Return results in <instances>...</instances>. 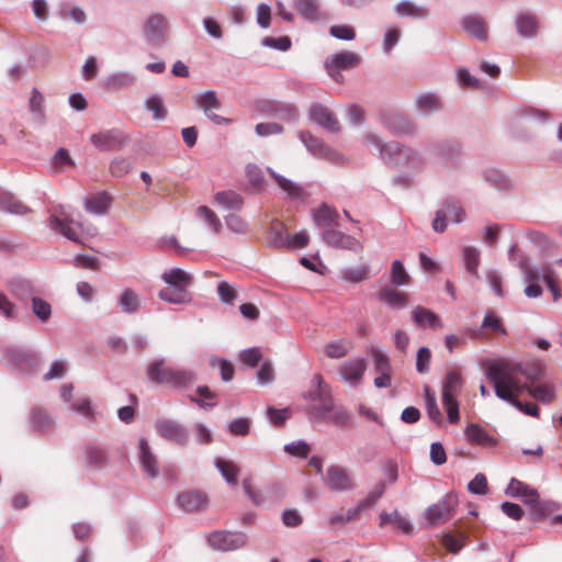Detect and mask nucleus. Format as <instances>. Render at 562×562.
I'll return each instance as SVG.
<instances>
[{
    "instance_id": "f257e3e1",
    "label": "nucleus",
    "mask_w": 562,
    "mask_h": 562,
    "mask_svg": "<svg viewBox=\"0 0 562 562\" xmlns=\"http://www.w3.org/2000/svg\"><path fill=\"white\" fill-rule=\"evenodd\" d=\"M486 378L493 383L495 395L512 404L513 406H521V402L515 396V393L525 391L527 386L519 379L520 375L527 380L536 381L543 375V367L540 362H510L494 361L490 363L485 371Z\"/></svg>"
},
{
    "instance_id": "f03ea898",
    "label": "nucleus",
    "mask_w": 562,
    "mask_h": 562,
    "mask_svg": "<svg viewBox=\"0 0 562 562\" xmlns=\"http://www.w3.org/2000/svg\"><path fill=\"white\" fill-rule=\"evenodd\" d=\"M148 380L155 384H164L175 389H184L193 384L196 374L191 369L165 367V359H156L146 369Z\"/></svg>"
},
{
    "instance_id": "7ed1b4c3",
    "label": "nucleus",
    "mask_w": 562,
    "mask_h": 562,
    "mask_svg": "<svg viewBox=\"0 0 562 562\" xmlns=\"http://www.w3.org/2000/svg\"><path fill=\"white\" fill-rule=\"evenodd\" d=\"M304 398L313 403L308 407V414L316 420L327 418L335 403L331 387L319 373L314 374L311 379L310 389L304 393Z\"/></svg>"
},
{
    "instance_id": "20e7f679",
    "label": "nucleus",
    "mask_w": 562,
    "mask_h": 562,
    "mask_svg": "<svg viewBox=\"0 0 562 562\" xmlns=\"http://www.w3.org/2000/svg\"><path fill=\"white\" fill-rule=\"evenodd\" d=\"M4 359L8 366L25 376L35 374L40 367V357L29 348L9 347L4 350Z\"/></svg>"
},
{
    "instance_id": "39448f33",
    "label": "nucleus",
    "mask_w": 562,
    "mask_h": 562,
    "mask_svg": "<svg viewBox=\"0 0 562 562\" xmlns=\"http://www.w3.org/2000/svg\"><path fill=\"white\" fill-rule=\"evenodd\" d=\"M48 226L52 231L65 236L67 239L81 243L80 233L82 225L71 217V214L63 205L54 209L48 217Z\"/></svg>"
},
{
    "instance_id": "423d86ee",
    "label": "nucleus",
    "mask_w": 562,
    "mask_h": 562,
    "mask_svg": "<svg viewBox=\"0 0 562 562\" xmlns=\"http://www.w3.org/2000/svg\"><path fill=\"white\" fill-rule=\"evenodd\" d=\"M364 142L372 145L378 151L380 159L391 167H401L406 146L398 142H383L380 136L372 132L364 135Z\"/></svg>"
},
{
    "instance_id": "0eeeda50",
    "label": "nucleus",
    "mask_w": 562,
    "mask_h": 562,
    "mask_svg": "<svg viewBox=\"0 0 562 562\" xmlns=\"http://www.w3.org/2000/svg\"><path fill=\"white\" fill-rule=\"evenodd\" d=\"M465 218V212L461 204L453 198H448L436 211L432 220V229L436 233H443L447 229L448 222L460 224Z\"/></svg>"
},
{
    "instance_id": "6e6552de",
    "label": "nucleus",
    "mask_w": 562,
    "mask_h": 562,
    "mask_svg": "<svg viewBox=\"0 0 562 562\" xmlns=\"http://www.w3.org/2000/svg\"><path fill=\"white\" fill-rule=\"evenodd\" d=\"M299 138L306 149L315 157L327 160L333 164H344L346 158L336 149L327 146L322 139L315 137L310 132H300Z\"/></svg>"
},
{
    "instance_id": "1a4fd4ad",
    "label": "nucleus",
    "mask_w": 562,
    "mask_h": 562,
    "mask_svg": "<svg viewBox=\"0 0 562 562\" xmlns=\"http://www.w3.org/2000/svg\"><path fill=\"white\" fill-rule=\"evenodd\" d=\"M457 504V496L453 493H448L439 502L425 509L424 518L429 526L443 524L453 516Z\"/></svg>"
},
{
    "instance_id": "9d476101",
    "label": "nucleus",
    "mask_w": 562,
    "mask_h": 562,
    "mask_svg": "<svg viewBox=\"0 0 562 562\" xmlns=\"http://www.w3.org/2000/svg\"><path fill=\"white\" fill-rule=\"evenodd\" d=\"M248 536L243 531L217 530L207 537L209 544L217 551H235L247 544Z\"/></svg>"
},
{
    "instance_id": "9b49d317",
    "label": "nucleus",
    "mask_w": 562,
    "mask_h": 562,
    "mask_svg": "<svg viewBox=\"0 0 562 562\" xmlns=\"http://www.w3.org/2000/svg\"><path fill=\"white\" fill-rule=\"evenodd\" d=\"M143 34L147 44L156 47L164 46L168 34L166 16L160 13H151L144 23Z\"/></svg>"
},
{
    "instance_id": "f8f14e48",
    "label": "nucleus",
    "mask_w": 562,
    "mask_h": 562,
    "mask_svg": "<svg viewBox=\"0 0 562 562\" xmlns=\"http://www.w3.org/2000/svg\"><path fill=\"white\" fill-rule=\"evenodd\" d=\"M469 334L473 339H487L494 336L508 335L502 318L494 310H488L484 314L480 327L470 329Z\"/></svg>"
},
{
    "instance_id": "ddd939ff",
    "label": "nucleus",
    "mask_w": 562,
    "mask_h": 562,
    "mask_svg": "<svg viewBox=\"0 0 562 562\" xmlns=\"http://www.w3.org/2000/svg\"><path fill=\"white\" fill-rule=\"evenodd\" d=\"M324 482L331 492L336 493L349 492L356 486L349 471L336 464L327 468Z\"/></svg>"
},
{
    "instance_id": "4468645a",
    "label": "nucleus",
    "mask_w": 562,
    "mask_h": 562,
    "mask_svg": "<svg viewBox=\"0 0 562 562\" xmlns=\"http://www.w3.org/2000/svg\"><path fill=\"white\" fill-rule=\"evenodd\" d=\"M157 434L171 442L179 446H186L189 442L190 432L187 427L177 420L161 418L155 424Z\"/></svg>"
},
{
    "instance_id": "2eb2a0df",
    "label": "nucleus",
    "mask_w": 562,
    "mask_h": 562,
    "mask_svg": "<svg viewBox=\"0 0 562 562\" xmlns=\"http://www.w3.org/2000/svg\"><path fill=\"white\" fill-rule=\"evenodd\" d=\"M195 105L204 115L216 125H225L231 122L229 119L216 114L214 111L220 110L222 104L214 90H206L199 93L195 98Z\"/></svg>"
},
{
    "instance_id": "dca6fc26",
    "label": "nucleus",
    "mask_w": 562,
    "mask_h": 562,
    "mask_svg": "<svg viewBox=\"0 0 562 562\" xmlns=\"http://www.w3.org/2000/svg\"><path fill=\"white\" fill-rule=\"evenodd\" d=\"M127 137L120 128L100 131L90 136L91 144L102 151L121 149L126 144Z\"/></svg>"
},
{
    "instance_id": "f3484780",
    "label": "nucleus",
    "mask_w": 562,
    "mask_h": 562,
    "mask_svg": "<svg viewBox=\"0 0 562 562\" xmlns=\"http://www.w3.org/2000/svg\"><path fill=\"white\" fill-rule=\"evenodd\" d=\"M245 494L256 506H266L278 502L282 496V488L279 485H268L260 491L252 488L249 480L243 481Z\"/></svg>"
},
{
    "instance_id": "a211bd4d",
    "label": "nucleus",
    "mask_w": 562,
    "mask_h": 562,
    "mask_svg": "<svg viewBox=\"0 0 562 562\" xmlns=\"http://www.w3.org/2000/svg\"><path fill=\"white\" fill-rule=\"evenodd\" d=\"M307 116L311 122L322 126L329 133H338L340 124L334 113L319 102L311 104L307 111Z\"/></svg>"
},
{
    "instance_id": "6ab92c4d",
    "label": "nucleus",
    "mask_w": 562,
    "mask_h": 562,
    "mask_svg": "<svg viewBox=\"0 0 562 562\" xmlns=\"http://www.w3.org/2000/svg\"><path fill=\"white\" fill-rule=\"evenodd\" d=\"M514 24L517 34L522 38H535L539 34L540 20L530 10H520L514 16Z\"/></svg>"
},
{
    "instance_id": "aec40b11",
    "label": "nucleus",
    "mask_w": 562,
    "mask_h": 562,
    "mask_svg": "<svg viewBox=\"0 0 562 562\" xmlns=\"http://www.w3.org/2000/svg\"><path fill=\"white\" fill-rule=\"evenodd\" d=\"M360 63V56L357 53L344 50L340 53H336L330 55L325 60V68L328 75L336 79V75H338L341 70H348L356 68Z\"/></svg>"
},
{
    "instance_id": "412c9836",
    "label": "nucleus",
    "mask_w": 562,
    "mask_h": 562,
    "mask_svg": "<svg viewBox=\"0 0 562 562\" xmlns=\"http://www.w3.org/2000/svg\"><path fill=\"white\" fill-rule=\"evenodd\" d=\"M338 227L333 226L321 231L322 240L334 248L355 250L359 246V241L355 237L339 231Z\"/></svg>"
},
{
    "instance_id": "4be33fe9",
    "label": "nucleus",
    "mask_w": 562,
    "mask_h": 562,
    "mask_svg": "<svg viewBox=\"0 0 562 562\" xmlns=\"http://www.w3.org/2000/svg\"><path fill=\"white\" fill-rule=\"evenodd\" d=\"M518 268L520 269L524 280L527 283L524 292L527 297H539L542 294V288L538 283L540 273L537 269L532 268L527 256H520Z\"/></svg>"
},
{
    "instance_id": "5701e85b",
    "label": "nucleus",
    "mask_w": 562,
    "mask_h": 562,
    "mask_svg": "<svg viewBox=\"0 0 562 562\" xmlns=\"http://www.w3.org/2000/svg\"><path fill=\"white\" fill-rule=\"evenodd\" d=\"M367 369V361L363 358H352L339 367V375L350 386H357L362 381Z\"/></svg>"
},
{
    "instance_id": "b1692460",
    "label": "nucleus",
    "mask_w": 562,
    "mask_h": 562,
    "mask_svg": "<svg viewBox=\"0 0 562 562\" xmlns=\"http://www.w3.org/2000/svg\"><path fill=\"white\" fill-rule=\"evenodd\" d=\"M382 124L395 136L413 135L416 125L408 117L398 113H385L382 115Z\"/></svg>"
},
{
    "instance_id": "393cba45",
    "label": "nucleus",
    "mask_w": 562,
    "mask_h": 562,
    "mask_svg": "<svg viewBox=\"0 0 562 562\" xmlns=\"http://www.w3.org/2000/svg\"><path fill=\"white\" fill-rule=\"evenodd\" d=\"M176 501L177 505L186 513L203 512L209 504L206 494L196 490L180 493Z\"/></svg>"
},
{
    "instance_id": "a878e982",
    "label": "nucleus",
    "mask_w": 562,
    "mask_h": 562,
    "mask_svg": "<svg viewBox=\"0 0 562 562\" xmlns=\"http://www.w3.org/2000/svg\"><path fill=\"white\" fill-rule=\"evenodd\" d=\"M414 106L419 115L429 116L442 110L443 102L439 94L427 91L416 95Z\"/></svg>"
},
{
    "instance_id": "bb28decb",
    "label": "nucleus",
    "mask_w": 562,
    "mask_h": 562,
    "mask_svg": "<svg viewBox=\"0 0 562 562\" xmlns=\"http://www.w3.org/2000/svg\"><path fill=\"white\" fill-rule=\"evenodd\" d=\"M312 220L315 226L321 228V231L327 227L340 226V215L338 211L327 203H322L312 211Z\"/></svg>"
},
{
    "instance_id": "cd10ccee",
    "label": "nucleus",
    "mask_w": 562,
    "mask_h": 562,
    "mask_svg": "<svg viewBox=\"0 0 562 562\" xmlns=\"http://www.w3.org/2000/svg\"><path fill=\"white\" fill-rule=\"evenodd\" d=\"M138 459L142 467L143 472L149 479H155L158 476V467H157V458L153 453L151 448L145 438L139 439L138 443Z\"/></svg>"
},
{
    "instance_id": "c85d7f7f",
    "label": "nucleus",
    "mask_w": 562,
    "mask_h": 562,
    "mask_svg": "<svg viewBox=\"0 0 562 562\" xmlns=\"http://www.w3.org/2000/svg\"><path fill=\"white\" fill-rule=\"evenodd\" d=\"M393 10L398 18L424 20L430 15V9L428 7L417 4L412 0H401L396 2Z\"/></svg>"
},
{
    "instance_id": "c756f323",
    "label": "nucleus",
    "mask_w": 562,
    "mask_h": 562,
    "mask_svg": "<svg viewBox=\"0 0 562 562\" xmlns=\"http://www.w3.org/2000/svg\"><path fill=\"white\" fill-rule=\"evenodd\" d=\"M137 82V76L131 71H114L109 74L103 85L110 91H121L133 87Z\"/></svg>"
},
{
    "instance_id": "7c9ffc66",
    "label": "nucleus",
    "mask_w": 562,
    "mask_h": 562,
    "mask_svg": "<svg viewBox=\"0 0 562 562\" xmlns=\"http://www.w3.org/2000/svg\"><path fill=\"white\" fill-rule=\"evenodd\" d=\"M483 180L492 188L498 191H508L513 189L514 182L502 170L494 167H486L481 172Z\"/></svg>"
},
{
    "instance_id": "2f4dec72",
    "label": "nucleus",
    "mask_w": 562,
    "mask_h": 562,
    "mask_svg": "<svg viewBox=\"0 0 562 562\" xmlns=\"http://www.w3.org/2000/svg\"><path fill=\"white\" fill-rule=\"evenodd\" d=\"M44 103L45 98L43 93L37 88H33L29 99V110L32 115V123L36 126H43L46 123Z\"/></svg>"
},
{
    "instance_id": "473e14b6",
    "label": "nucleus",
    "mask_w": 562,
    "mask_h": 562,
    "mask_svg": "<svg viewBox=\"0 0 562 562\" xmlns=\"http://www.w3.org/2000/svg\"><path fill=\"white\" fill-rule=\"evenodd\" d=\"M85 464L89 470L100 471L108 465L106 451L95 445H87L85 448Z\"/></svg>"
},
{
    "instance_id": "72a5a7b5",
    "label": "nucleus",
    "mask_w": 562,
    "mask_h": 562,
    "mask_svg": "<svg viewBox=\"0 0 562 562\" xmlns=\"http://www.w3.org/2000/svg\"><path fill=\"white\" fill-rule=\"evenodd\" d=\"M267 245L272 248L291 247L290 236L286 235V228L279 221L272 222L267 232Z\"/></svg>"
},
{
    "instance_id": "f704fd0d",
    "label": "nucleus",
    "mask_w": 562,
    "mask_h": 562,
    "mask_svg": "<svg viewBox=\"0 0 562 562\" xmlns=\"http://www.w3.org/2000/svg\"><path fill=\"white\" fill-rule=\"evenodd\" d=\"M161 279L169 286L186 290H188L193 283L192 276L187 271L182 270L181 268H172L168 271H165L161 274Z\"/></svg>"
},
{
    "instance_id": "c9c22d12",
    "label": "nucleus",
    "mask_w": 562,
    "mask_h": 562,
    "mask_svg": "<svg viewBox=\"0 0 562 562\" xmlns=\"http://www.w3.org/2000/svg\"><path fill=\"white\" fill-rule=\"evenodd\" d=\"M464 434L472 443L483 447H494L497 445V439L477 424H470L465 428Z\"/></svg>"
},
{
    "instance_id": "e433bc0d",
    "label": "nucleus",
    "mask_w": 562,
    "mask_h": 562,
    "mask_svg": "<svg viewBox=\"0 0 562 562\" xmlns=\"http://www.w3.org/2000/svg\"><path fill=\"white\" fill-rule=\"evenodd\" d=\"M293 7L308 22H316L322 18L319 0H293Z\"/></svg>"
},
{
    "instance_id": "4c0bfd02",
    "label": "nucleus",
    "mask_w": 562,
    "mask_h": 562,
    "mask_svg": "<svg viewBox=\"0 0 562 562\" xmlns=\"http://www.w3.org/2000/svg\"><path fill=\"white\" fill-rule=\"evenodd\" d=\"M11 294L18 300H26L34 296L35 289L32 282L22 277H13L7 283Z\"/></svg>"
},
{
    "instance_id": "58836bf2",
    "label": "nucleus",
    "mask_w": 562,
    "mask_h": 562,
    "mask_svg": "<svg viewBox=\"0 0 562 562\" xmlns=\"http://www.w3.org/2000/svg\"><path fill=\"white\" fill-rule=\"evenodd\" d=\"M269 111L276 117L288 123H296L300 119L299 110L291 103L272 101L269 103Z\"/></svg>"
},
{
    "instance_id": "ea45409f",
    "label": "nucleus",
    "mask_w": 562,
    "mask_h": 562,
    "mask_svg": "<svg viewBox=\"0 0 562 562\" xmlns=\"http://www.w3.org/2000/svg\"><path fill=\"white\" fill-rule=\"evenodd\" d=\"M435 155L448 161H456L461 154V145L458 140H440L432 145Z\"/></svg>"
},
{
    "instance_id": "a19ab883",
    "label": "nucleus",
    "mask_w": 562,
    "mask_h": 562,
    "mask_svg": "<svg viewBox=\"0 0 562 562\" xmlns=\"http://www.w3.org/2000/svg\"><path fill=\"white\" fill-rule=\"evenodd\" d=\"M461 25L471 36L480 41H486V24L482 18L473 14L465 15L461 20Z\"/></svg>"
},
{
    "instance_id": "79ce46f5",
    "label": "nucleus",
    "mask_w": 562,
    "mask_h": 562,
    "mask_svg": "<svg viewBox=\"0 0 562 562\" xmlns=\"http://www.w3.org/2000/svg\"><path fill=\"white\" fill-rule=\"evenodd\" d=\"M111 198L106 192H99L95 195L88 196L83 201L87 212L94 215H103L110 207Z\"/></svg>"
},
{
    "instance_id": "37998d69",
    "label": "nucleus",
    "mask_w": 562,
    "mask_h": 562,
    "mask_svg": "<svg viewBox=\"0 0 562 562\" xmlns=\"http://www.w3.org/2000/svg\"><path fill=\"white\" fill-rule=\"evenodd\" d=\"M30 426L36 432H45L53 428V417L41 407H34L30 414Z\"/></svg>"
},
{
    "instance_id": "c03bdc74",
    "label": "nucleus",
    "mask_w": 562,
    "mask_h": 562,
    "mask_svg": "<svg viewBox=\"0 0 562 562\" xmlns=\"http://www.w3.org/2000/svg\"><path fill=\"white\" fill-rule=\"evenodd\" d=\"M462 259L465 270L475 279L480 278L479 266L481 262V251L474 246H464L462 248Z\"/></svg>"
},
{
    "instance_id": "a18cd8bd",
    "label": "nucleus",
    "mask_w": 562,
    "mask_h": 562,
    "mask_svg": "<svg viewBox=\"0 0 562 562\" xmlns=\"http://www.w3.org/2000/svg\"><path fill=\"white\" fill-rule=\"evenodd\" d=\"M387 524L395 525V527L405 535H411L413 532V526L411 521L403 517L397 509H394L392 513H386L383 510L380 514V526L383 527Z\"/></svg>"
},
{
    "instance_id": "49530a36",
    "label": "nucleus",
    "mask_w": 562,
    "mask_h": 562,
    "mask_svg": "<svg viewBox=\"0 0 562 562\" xmlns=\"http://www.w3.org/2000/svg\"><path fill=\"white\" fill-rule=\"evenodd\" d=\"M158 297L170 304H186L191 302V293L186 289L168 286L158 292Z\"/></svg>"
},
{
    "instance_id": "de8ad7c7",
    "label": "nucleus",
    "mask_w": 562,
    "mask_h": 562,
    "mask_svg": "<svg viewBox=\"0 0 562 562\" xmlns=\"http://www.w3.org/2000/svg\"><path fill=\"white\" fill-rule=\"evenodd\" d=\"M412 318L416 325L422 327L426 325H428L431 328H438L442 326L440 318L437 314L422 306H417L412 312Z\"/></svg>"
},
{
    "instance_id": "09e8293b",
    "label": "nucleus",
    "mask_w": 562,
    "mask_h": 562,
    "mask_svg": "<svg viewBox=\"0 0 562 562\" xmlns=\"http://www.w3.org/2000/svg\"><path fill=\"white\" fill-rule=\"evenodd\" d=\"M117 305L125 314H135L140 307L139 295L132 289H125L117 301Z\"/></svg>"
},
{
    "instance_id": "8fccbe9b",
    "label": "nucleus",
    "mask_w": 562,
    "mask_h": 562,
    "mask_svg": "<svg viewBox=\"0 0 562 562\" xmlns=\"http://www.w3.org/2000/svg\"><path fill=\"white\" fill-rule=\"evenodd\" d=\"M0 211L11 214H25L29 209L10 192L0 190Z\"/></svg>"
},
{
    "instance_id": "3c124183",
    "label": "nucleus",
    "mask_w": 562,
    "mask_h": 562,
    "mask_svg": "<svg viewBox=\"0 0 562 562\" xmlns=\"http://www.w3.org/2000/svg\"><path fill=\"white\" fill-rule=\"evenodd\" d=\"M214 198L220 205L233 211H240L244 204L243 196L233 190L220 191Z\"/></svg>"
},
{
    "instance_id": "603ef678",
    "label": "nucleus",
    "mask_w": 562,
    "mask_h": 562,
    "mask_svg": "<svg viewBox=\"0 0 562 562\" xmlns=\"http://www.w3.org/2000/svg\"><path fill=\"white\" fill-rule=\"evenodd\" d=\"M463 385V379L457 370H450L446 373L442 382V396L449 395L457 397Z\"/></svg>"
},
{
    "instance_id": "864d4df0",
    "label": "nucleus",
    "mask_w": 562,
    "mask_h": 562,
    "mask_svg": "<svg viewBox=\"0 0 562 562\" xmlns=\"http://www.w3.org/2000/svg\"><path fill=\"white\" fill-rule=\"evenodd\" d=\"M378 297L392 308L401 310L407 304L405 294L391 288L382 289Z\"/></svg>"
},
{
    "instance_id": "5fc2aeb1",
    "label": "nucleus",
    "mask_w": 562,
    "mask_h": 562,
    "mask_svg": "<svg viewBox=\"0 0 562 562\" xmlns=\"http://www.w3.org/2000/svg\"><path fill=\"white\" fill-rule=\"evenodd\" d=\"M268 172L276 180V182L278 183L280 189L285 191L290 198L299 199L302 195L303 190L299 184L294 183L293 181H291L290 179H288L281 175H279L271 168H268Z\"/></svg>"
},
{
    "instance_id": "6e6d98bb",
    "label": "nucleus",
    "mask_w": 562,
    "mask_h": 562,
    "mask_svg": "<svg viewBox=\"0 0 562 562\" xmlns=\"http://www.w3.org/2000/svg\"><path fill=\"white\" fill-rule=\"evenodd\" d=\"M61 20H71L77 24H83L87 21V14L82 8L78 5L61 4L57 11Z\"/></svg>"
},
{
    "instance_id": "4d7b16f0",
    "label": "nucleus",
    "mask_w": 562,
    "mask_h": 562,
    "mask_svg": "<svg viewBox=\"0 0 562 562\" xmlns=\"http://www.w3.org/2000/svg\"><path fill=\"white\" fill-rule=\"evenodd\" d=\"M145 108L151 112L153 119L156 121H162L167 117V109L164 104V100L158 94H151L145 100Z\"/></svg>"
},
{
    "instance_id": "13d9d810",
    "label": "nucleus",
    "mask_w": 562,
    "mask_h": 562,
    "mask_svg": "<svg viewBox=\"0 0 562 562\" xmlns=\"http://www.w3.org/2000/svg\"><path fill=\"white\" fill-rule=\"evenodd\" d=\"M215 467L222 474L223 479L231 485H235L237 483V475L239 469L232 462L226 461L222 458H217L215 460Z\"/></svg>"
},
{
    "instance_id": "bf43d9fd",
    "label": "nucleus",
    "mask_w": 562,
    "mask_h": 562,
    "mask_svg": "<svg viewBox=\"0 0 562 562\" xmlns=\"http://www.w3.org/2000/svg\"><path fill=\"white\" fill-rule=\"evenodd\" d=\"M351 349V345L345 339H337L325 345V353L330 359L344 358Z\"/></svg>"
},
{
    "instance_id": "052dcab7",
    "label": "nucleus",
    "mask_w": 562,
    "mask_h": 562,
    "mask_svg": "<svg viewBox=\"0 0 562 562\" xmlns=\"http://www.w3.org/2000/svg\"><path fill=\"white\" fill-rule=\"evenodd\" d=\"M522 498L526 504L532 507L537 518L544 517L551 510L552 504L549 502H541L536 490H533V494H527V496Z\"/></svg>"
},
{
    "instance_id": "680f3d73",
    "label": "nucleus",
    "mask_w": 562,
    "mask_h": 562,
    "mask_svg": "<svg viewBox=\"0 0 562 562\" xmlns=\"http://www.w3.org/2000/svg\"><path fill=\"white\" fill-rule=\"evenodd\" d=\"M525 391H527L537 401L546 404L551 403L555 396L553 386L547 384L527 386Z\"/></svg>"
},
{
    "instance_id": "e2e57ef3",
    "label": "nucleus",
    "mask_w": 562,
    "mask_h": 562,
    "mask_svg": "<svg viewBox=\"0 0 562 562\" xmlns=\"http://www.w3.org/2000/svg\"><path fill=\"white\" fill-rule=\"evenodd\" d=\"M424 165V157L417 150L406 146L401 167H406L413 170H420Z\"/></svg>"
},
{
    "instance_id": "0e129e2a",
    "label": "nucleus",
    "mask_w": 562,
    "mask_h": 562,
    "mask_svg": "<svg viewBox=\"0 0 562 562\" xmlns=\"http://www.w3.org/2000/svg\"><path fill=\"white\" fill-rule=\"evenodd\" d=\"M32 312L38 321L45 323L52 315V306L45 300L38 296H32Z\"/></svg>"
},
{
    "instance_id": "69168bd1",
    "label": "nucleus",
    "mask_w": 562,
    "mask_h": 562,
    "mask_svg": "<svg viewBox=\"0 0 562 562\" xmlns=\"http://www.w3.org/2000/svg\"><path fill=\"white\" fill-rule=\"evenodd\" d=\"M425 393V402H426V409L429 418L437 424H441V413L437 405L436 397L434 392H431L429 386H425L424 389Z\"/></svg>"
},
{
    "instance_id": "338daca9",
    "label": "nucleus",
    "mask_w": 562,
    "mask_h": 562,
    "mask_svg": "<svg viewBox=\"0 0 562 562\" xmlns=\"http://www.w3.org/2000/svg\"><path fill=\"white\" fill-rule=\"evenodd\" d=\"M350 419V412L344 407H337L334 403L333 411L329 412L327 418H325L324 420H328L336 426L344 427L349 424Z\"/></svg>"
},
{
    "instance_id": "774afa93",
    "label": "nucleus",
    "mask_w": 562,
    "mask_h": 562,
    "mask_svg": "<svg viewBox=\"0 0 562 562\" xmlns=\"http://www.w3.org/2000/svg\"><path fill=\"white\" fill-rule=\"evenodd\" d=\"M409 276L407 274L403 263L401 260H394L391 267V278L390 281L392 284L401 286L408 283Z\"/></svg>"
}]
</instances>
